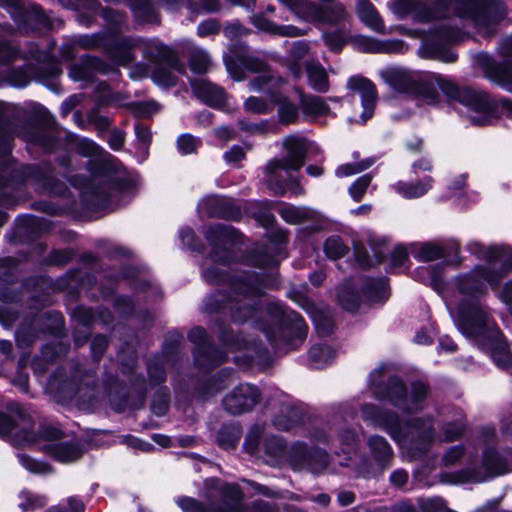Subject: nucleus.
<instances>
[{
  "label": "nucleus",
  "instance_id": "1",
  "mask_svg": "<svg viewBox=\"0 0 512 512\" xmlns=\"http://www.w3.org/2000/svg\"><path fill=\"white\" fill-rule=\"evenodd\" d=\"M468 249L483 258L485 264L459 277L455 283L457 291L445 295L444 299L459 330L467 337L478 338L483 345L487 340L494 363L500 368H507L512 363V356L501 332L477 298L485 293L488 285L493 288L512 270V250L498 246L484 247L476 241L469 243Z\"/></svg>",
  "mask_w": 512,
  "mask_h": 512
},
{
  "label": "nucleus",
  "instance_id": "2",
  "mask_svg": "<svg viewBox=\"0 0 512 512\" xmlns=\"http://www.w3.org/2000/svg\"><path fill=\"white\" fill-rule=\"evenodd\" d=\"M380 76L395 92L416 97L427 104L438 102L437 89H440L449 100H456L468 108V118L475 125L489 124L499 111L512 119L511 100H494L482 91L460 89L450 78L441 74L405 67H388L380 72Z\"/></svg>",
  "mask_w": 512,
  "mask_h": 512
},
{
  "label": "nucleus",
  "instance_id": "3",
  "mask_svg": "<svg viewBox=\"0 0 512 512\" xmlns=\"http://www.w3.org/2000/svg\"><path fill=\"white\" fill-rule=\"evenodd\" d=\"M389 8L399 19L441 22L437 33L447 43L461 39L460 24L490 34L506 15L502 2H391Z\"/></svg>",
  "mask_w": 512,
  "mask_h": 512
},
{
  "label": "nucleus",
  "instance_id": "4",
  "mask_svg": "<svg viewBox=\"0 0 512 512\" xmlns=\"http://www.w3.org/2000/svg\"><path fill=\"white\" fill-rule=\"evenodd\" d=\"M107 50L112 51V58L123 66L132 62L134 50H140L143 57L153 64L150 74L152 80L162 87L176 85L178 75L185 74L184 64L167 46L155 40L142 41L119 36L107 44Z\"/></svg>",
  "mask_w": 512,
  "mask_h": 512
},
{
  "label": "nucleus",
  "instance_id": "5",
  "mask_svg": "<svg viewBox=\"0 0 512 512\" xmlns=\"http://www.w3.org/2000/svg\"><path fill=\"white\" fill-rule=\"evenodd\" d=\"M361 413L365 420L386 430L412 458L426 452L434 440V430L430 421L415 418L401 425L397 416L382 413L373 405H364Z\"/></svg>",
  "mask_w": 512,
  "mask_h": 512
},
{
  "label": "nucleus",
  "instance_id": "6",
  "mask_svg": "<svg viewBox=\"0 0 512 512\" xmlns=\"http://www.w3.org/2000/svg\"><path fill=\"white\" fill-rule=\"evenodd\" d=\"M382 368L375 369L370 374L369 387L375 397L388 399L402 413L411 414L424 407L427 396V387L422 382H415L408 393L403 383L396 378L389 380L386 387L381 384Z\"/></svg>",
  "mask_w": 512,
  "mask_h": 512
},
{
  "label": "nucleus",
  "instance_id": "7",
  "mask_svg": "<svg viewBox=\"0 0 512 512\" xmlns=\"http://www.w3.org/2000/svg\"><path fill=\"white\" fill-rule=\"evenodd\" d=\"M283 146L287 150L286 158L273 159L265 168L266 182L279 194L284 193L282 172L297 171L303 166L307 142L303 138L289 136L283 140Z\"/></svg>",
  "mask_w": 512,
  "mask_h": 512
},
{
  "label": "nucleus",
  "instance_id": "8",
  "mask_svg": "<svg viewBox=\"0 0 512 512\" xmlns=\"http://www.w3.org/2000/svg\"><path fill=\"white\" fill-rule=\"evenodd\" d=\"M289 10L305 21L334 23L344 17L341 5L334 2H284Z\"/></svg>",
  "mask_w": 512,
  "mask_h": 512
},
{
  "label": "nucleus",
  "instance_id": "9",
  "mask_svg": "<svg viewBox=\"0 0 512 512\" xmlns=\"http://www.w3.org/2000/svg\"><path fill=\"white\" fill-rule=\"evenodd\" d=\"M284 80L280 77L261 75L255 77L250 83L249 88L253 92H267L270 96L271 103H280L278 115L282 123L288 124L294 122L298 117L297 107L281 98L274 92L275 88L280 87Z\"/></svg>",
  "mask_w": 512,
  "mask_h": 512
},
{
  "label": "nucleus",
  "instance_id": "10",
  "mask_svg": "<svg viewBox=\"0 0 512 512\" xmlns=\"http://www.w3.org/2000/svg\"><path fill=\"white\" fill-rule=\"evenodd\" d=\"M60 431L55 428H45L42 438L47 441L41 449L61 463L76 461L82 456V449L75 443L58 442Z\"/></svg>",
  "mask_w": 512,
  "mask_h": 512
},
{
  "label": "nucleus",
  "instance_id": "11",
  "mask_svg": "<svg viewBox=\"0 0 512 512\" xmlns=\"http://www.w3.org/2000/svg\"><path fill=\"white\" fill-rule=\"evenodd\" d=\"M259 400L260 392L256 386L240 384L225 396L223 405L230 414L239 415L251 411Z\"/></svg>",
  "mask_w": 512,
  "mask_h": 512
},
{
  "label": "nucleus",
  "instance_id": "12",
  "mask_svg": "<svg viewBox=\"0 0 512 512\" xmlns=\"http://www.w3.org/2000/svg\"><path fill=\"white\" fill-rule=\"evenodd\" d=\"M347 88L360 95L363 108L360 118L361 122L365 123L374 113L377 95L375 85L364 77L353 76L348 79Z\"/></svg>",
  "mask_w": 512,
  "mask_h": 512
},
{
  "label": "nucleus",
  "instance_id": "13",
  "mask_svg": "<svg viewBox=\"0 0 512 512\" xmlns=\"http://www.w3.org/2000/svg\"><path fill=\"white\" fill-rule=\"evenodd\" d=\"M225 493L228 494L235 502L233 505L208 508L190 497L179 498L177 500V504L184 512H248L240 503L242 495L238 488L234 486H227Z\"/></svg>",
  "mask_w": 512,
  "mask_h": 512
},
{
  "label": "nucleus",
  "instance_id": "14",
  "mask_svg": "<svg viewBox=\"0 0 512 512\" xmlns=\"http://www.w3.org/2000/svg\"><path fill=\"white\" fill-rule=\"evenodd\" d=\"M190 83L194 95L203 103L216 108L225 104L227 95L219 86L206 79L192 80Z\"/></svg>",
  "mask_w": 512,
  "mask_h": 512
},
{
  "label": "nucleus",
  "instance_id": "15",
  "mask_svg": "<svg viewBox=\"0 0 512 512\" xmlns=\"http://www.w3.org/2000/svg\"><path fill=\"white\" fill-rule=\"evenodd\" d=\"M483 67L487 79L512 92V63L498 64L487 58Z\"/></svg>",
  "mask_w": 512,
  "mask_h": 512
},
{
  "label": "nucleus",
  "instance_id": "16",
  "mask_svg": "<svg viewBox=\"0 0 512 512\" xmlns=\"http://www.w3.org/2000/svg\"><path fill=\"white\" fill-rule=\"evenodd\" d=\"M483 467L488 477H494L512 471V451L499 455L492 450L484 452Z\"/></svg>",
  "mask_w": 512,
  "mask_h": 512
},
{
  "label": "nucleus",
  "instance_id": "17",
  "mask_svg": "<svg viewBox=\"0 0 512 512\" xmlns=\"http://www.w3.org/2000/svg\"><path fill=\"white\" fill-rule=\"evenodd\" d=\"M291 298L297 302L312 317L318 332L321 335H327L332 330V325L327 314L318 308L310 299L299 293L291 292Z\"/></svg>",
  "mask_w": 512,
  "mask_h": 512
},
{
  "label": "nucleus",
  "instance_id": "18",
  "mask_svg": "<svg viewBox=\"0 0 512 512\" xmlns=\"http://www.w3.org/2000/svg\"><path fill=\"white\" fill-rule=\"evenodd\" d=\"M64 399L75 401L78 405H90L95 398V389L87 379L83 384L65 383L62 387Z\"/></svg>",
  "mask_w": 512,
  "mask_h": 512
},
{
  "label": "nucleus",
  "instance_id": "19",
  "mask_svg": "<svg viewBox=\"0 0 512 512\" xmlns=\"http://www.w3.org/2000/svg\"><path fill=\"white\" fill-rule=\"evenodd\" d=\"M432 186V177H425L421 181L412 183L398 181L392 185V189L405 199H415L424 196Z\"/></svg>",
  "mask_w": 512,
  "mask_h": 512
},
{
  "label": "nucleus",
  "instance_id": "20",
  "mask_svg": "<svg viewBox=\"0 0 512 512\" xmlns=\"http://www.w3.org/2000/svg\"><path fill=\"white\" fill-rule=\"evenodd\" d=\"M357 15L361 22L377 33L385 32V25L379 13L371 2H359Z\"/></svg>",
  "mask_w": 512,
  "mask_h": 512
},
{
  "label": "nucleus",
  "instance_id": "21",
  "mask_svg": "<svg viewBox=\"0 0 512 512\" xmlns=\"http://www.w3.org/2000/svg\"><path fill=\"white\" fill-rule=\"evenodd\" d=\"M306 74L308 78L309 86L319 92L326 93L328 92L329 78L325 68L319 63L309 62L306 64Z\"/></svg>",
  "mask_w": 512,
  "mask_h": 512
},
{
  "label": "nucleus",
  "instance_id": "22",
  "mask_svg": "<svg viewBox=\"0 0 512 512\" xmlns=\"http://www.w3.org/2000/svg\"><path fill=\"white\" fill-rule=\"evenodd\" d=\"M363 50L369 53L399 54L405 51L401 40L379 41L373 38L362 39Z\"/></svg>",
  "mask_w": 512,
  "mask_h": 512
},
{
  "label": "nucleus",
  "instance_id": "23",
  "mask_svg": "<svg viewBox=\"0 0 512 512\" xmlns=\"http://www.w3.org/2000/svg\"><path fill=\"white\" fill-rule=\"evenodd\" d=\"M300 420V413L298 409L290 404H285L281 407L278 414L272 420L273 425L278 430H289L294 427Z\"/></svg>",
  "mask_w": 512,
  "mask_h": 512
},
{
  "label": "nucleus",
  "instance_id": "24",
  "mask_svg": "<svg viewBox=\"0 0 512 512\" xmlns=\"http://www.w3.org/2000/svg\"><path fill=\"white\" fill-rule=\"evenodd\" d=\"M274 7L272 5H268L264 13H257L255 16L252 17V22L255 24V26L265 32L270 33H278V34H288L292 36H296L298 29L294 27H287V28H276L274 24L266 17L267 13H273Z\"/></svg>",
  "mask_w": 512,
  "mask_h": 512
},
{
  "label": "nucleus",
  "instance_id": "25",
  "mask_svg": "<svg viewBox=\"0 0 512 512\" xmlns=\"http://www.w3.org/2000/svg\"><path fill=\"white\" fill-rule=\"evenodd\" d=\"M411 254L415 259L424 262L434 261L445 255L444 250L434 243L414 244L411 249Z\"/></svg>",
  "mask_w": 512,
  "mask_h": 512
},
{
  "label": "nucleus",
  "instance_id": "26",
  "mask_svg": "<svg viewBox=\"0 0 512 512\" xmlns=\"http://www.w3.org/2000/svg\"><path fill=\"white\" fill-rule=\"evenodd\" d=\"M281 217L290 224H300L313 219L316 212L308 207L284 206L279 210Z\"/></svg>",
  "mask_w": 512,
  "mask_h": 512
},
{
  "label": "nucleus",
  "instance_id": "27",
  "mask_svg": "<svg viewBox=\"0 0 512 512\" xmlns=\"http://www.w3.org/2000/svg\"><path fill=\"white\" fill-rule=\"evenodd\" d=\"M300 104L304 113L313 116H324L329 114L330 108L324 99L318 96H300Z\"/></svg>",
  "mask_w": 512,
  "mask_h": 512
},
{
  "label": "nucleus",
  "instance_id": "28",
  "mask_svg": "<svg viewBox=\"0 0 512 512\" xmlns=\"http://www.w3.org/2000/svg\"><path fill=\"white\" fill-rule=\"evenodd\" d=\"M211 64L210 55L205 49L199 47L193 49L189 58V67L191 71L198 74L207 73Z\"/></svg>",
  "mask_w": 512,
  "mask_h": 512
},
{
  "label": "nucleus",
  "instance_id": "29",
  "mask_svg": "<svg viewBox=\"0 0 512 512\" xmlns=\"http://www.w3.org/2000/svg\"><path fill=\"white\" fill-rule=\"evenodd\" d=\"M369 446L375 459L384 464L392 457V449L388 442L380 436H373L369 439Z\"/></svg>",
  "mask_w": 512,
  "mask_h": 512
},
{
  "label": "nucleus",
  "instance_id": "30",
  "mask_svg": "<svg viewBox=\"0 0 512 512\" xmlns=\"http://www.w3.org/2000/svg\"><path fill=\"white\" fill-rule=\"evenodd\" d=\"M334 357V352L329 346L315 345L309 350V359L316 368L328 364Z\"/></svg>",
  "mask_w": 512,
  "mask_h": 512
},
{
  "label": "nucleus",
  "instance_id": "31",
  "mask_svg": "<svg viewBox=\"0 0 512 512\" xmlns=\"http://www.w3.org/2000/svg\"><path fill=\"white\" fill-rule=\"evenodd\" d=\"M21 502L20 508L24 511L37 510L47 504V498L44 495L32 493L30 491H22L20 494Z\"/></svg>",
  "mask_w": 512,
  "mask_h": 512
},
{
  "label": "nucleus",
  "instance_id": "32",
  "mask_svg": "<svg viewBox=\"0 0 512 512\" xmlns=\"http://www.w3.org/2000/svg\"><path fill=\"white\" fill-rule=\"evenodd\" d=\"M240 439V431L237 427H223L217 437L219 445L224 449L234 448Z\"/></svg>",
  "mask_w": 512,
  "mask_h": 512
},
{
  "label": "nucleus",
  "instance_id": "33",
  "mask_svg": "<svg viewBox=\"0 0 512 512\" xmlns=\"http://www.w3.org/2000/svg\"><path fill=\"white\" fill-rule=\"evenodd\" d=\"M373 163L374 160L372 158H368L358 163L344 164L339 166L335 173L338 177H349L368 169L373 165Z\"/></svg>",
  "mask_w": 512,
  "mask_h": 512
},
{
  "label": "nucleus",
  "instance_id": "34",
  "mask_svg": "<svg viewBox=\"0 0 512 512\" xmlns=\"http://www.w3.org/2000/svg\"><path fill=\"white\" fill-rule=\"evenodd\" d=\"M324 251L327 257L335 260L343 257L348 252V247L337 237L328 238L324 244Z\"/></svg>",
  "mask_w": 512,
  "mask_h": 512
},
{
  "label": "nucleus",
  "instance_id": "35",
  "mask_svg": "<svg viewBox=\"0 0 512 512\" xmlns=\"http://www.w3.org/2000/svg\"><path fill=\"white\" fill-rule=\"evenodd\" d=\"M266 435L265 427L256 425L250 430L246 440L245 449L248 453L254 454L259 450L261 438Z\"/></svg>",
  "mask_w": 512,
  "mask_h": 512
},
{
  "label": "nucleus",
  "instance_id": "36",
  "mask_svg": "<svg viewBox=\"0 0 512 512\" xmlns=\"http://www.w3.org/2000/svg\"><path fill=\"white\" fill-rule=\"evenodd\" d=\"M206 238L213 244L216 245L226 244L231 240V229L227 226H215L210 227L206 232Z\"/></svg>",
  "mask_w": 512,
  "mask_h": 512
},
{
  "label": "nucleus",
  "instance_id": "37",
  "mask_svg": "<svg viewBox=\"0 0 512 512\" xmlns=\"http://www.w3.org/2000/svg\"><path fill=\"white\" fill-rule=\"evenodd\" d=\"M244 109L254 114H265L271 110V105L263 98L251 96L245 100Z\"/></svg>",
  "mask_w": 512,
  "mask_h": 512
},
{
  "label": "nucleus",
  "instance_id": "38",
  "mask_svg": "<svg viewBox=\"0 0 512 512\" xmlns=\"http://www.w3.org/2000/svg\"><path fill=\"white\" fill-rule=\"evenodd\" d=\"M18 458L21 465L33 473L46 474L51 472L50 466L46 463L37 461L24 454L18 455Z\"/></svg>",
  "mask_w": 512,
  "mask_h": 512
},
{
  "label": "nucleus",
  "instance_id": "39",
  "mask_svg": "<svg viewBox=\"0 0 512 512\" xmlns=\"http://www.w3.org/2000/svg\"><path fill=\"white\" fill-rule=\"evenodd\" d=\"M372 180V176L369 174H365L359 177L349 188L350 196L355 201H360L363 195L366 192V189L370 185Z\"/></svg>",
  "mask_w": 512,
  "mask_h": 512
},
{
  "label": "nucleus",
  "instance_id": "40",
  "mask_svg": "<svg viewBox=\"0 0 512 512\" xmlns=\"http://www.w3.org/2000/svg\"><path fill=\"white\" fill-rule=\"evenodd\" d=\"M236 58L244 68L252 72H260L265 68V63L261 59L247 53L236 54Z\"/></svg>",
  "mask_w": 512,
  "mask_h": 512
},
{
  "label": "nucleus",
  "instance_id": "41",
  "mask_svg": "<svg viewBox=\"0 0 512 512\" xmlns=\"http://www.w3.org/2000/svg\"><path fill=\"white\" fill-rule=\"evenodd\" d=\"M199 145L200 140L190 134H183L177 140L178 150L184 155L195 152Z\"/></svg>",
  "mask_w": 512,
  "mask_h": 512
},
{
  "label": "nucleus",
  "instance_id": "42",
  "mask_svg": "<svg viewBox=\"0 0 512 512\" xmlns=\"http://www.w3.org/2000/svg\"><path fill=\"white\" fill-rule=\"evenodd\" d=\"M284 449V443L279 437H266L264 442V450L267 455L278 458L283 454Z\"/></svg>",
  "mask_w": 512,
  "mask_h": 512
},
{
  "label": "nucleus",
  "instance_id": "43",
  "mask_svg": "<svg viewBox=\"0 0 512 512\" xmlns=\"http://www.w3.org/2000/svg\"><path fill=\"white\" fill-rule=\"evenodd\" d=\"M130 3V7L136 18H138L141 21H150L152 14V7L150 5V2L138 1Z\"/></svg>",
  "mask_w": 512,
  "mask_h": 512
},
{
  "label": "nucleus",
  "instance_id": "44",
  "mask_svg": "<svg viewBox=\"0 0 512 512\" xmlns=\"http://www.w3.org/2000/svg\"><path fill=\"white\" fill-rule=\"evenodd\" d=\"M231 312L234 321L244 322L252 315L253 308L247 302H244L243 304L239 302L236 306L231 307Z\"/></svg>",
  "mask_w": 512,
  "mask_h": 512
},
{
  "label": "nucleus",
  "instance_id": "45",
  "mask_svg": "<svg viewBox=\"0 0 512 512\" xmlns=\"http://www.w3.org/2000/svg\"><path fill=\"white\" fill-rule=\"evenodd\" d=\"M463 432V425L460 423L449 424L443 428L442 439L452 441L460 437Z\"/></svg>",
  "mask_w": 512,
  "mask_h": 512
},
{
  "label": "nucleus",
  "instance_id": "46",
  "mask_svg": "<svg viewBox=\"0 0 512 512\" xmlns=\"http://www.w3.org/2000/svg\"><path fill=\"white\" fill-rule=\"evenodd\" d=\"M224 62L230 76L237 81L243 79V70L231 56H225Z\"/></svg>",
  "mask_w": 512,
  "mask_h": 512
},
{
  "label": "nucleus",
  "instance_id": "47",
  "mask_svg": "<svg viewBox=\"0 0 512 512\" xmlns=\"http://www.w3.org/2000/svg\"><path fill=\"white\" fill-rule=\"evenodd\" d=\"M407 260V251L402 246H397L391 253V265L393 267H403Z\"/></svg>",
  "mask_w": 512,
  "mask_h": 512
},
{
  "label": "nucleus",
  "instance_id": "48",
  "mask_svg": "<svg viewBox=\"0 0 512 512\" xmlns=\"http://www.w3.org/2000/svg\"><path fill=\"white\" fill-rule=\"evenodd\" d=\"M235 290H236V293L243 294V295H251V296H254V295H257L260 293L258 286H256L252 280H250L249 282L239 281L236 284Z\"/></svg>",
  "mask_w": 512,
  "mask_h": 512
},
{
  "label": "nucleus",
  "instance_id": "49",
  "mask_svg": "<svg viewBox=\"0 0 512 512\" xmlns=\"http://www.w3.org/2000/svg\"><path fill=\"white\" fill-rule=\"evenodd\" d=\"M219 31V25L214 20L202 22L197 27V34L200 37H206L211 34H216Z\"/></svg>",
  "mask_w": 512,
  "mask_h": 512
},
{
  "label": "nucleus",
  "instance_id": "50",
  "mask_svg": "<svg viewBox=\"0 0 512 512\" xmlns=\"http://www.w3.org/2000/svg\"><path fill=\"white\" fill-rule=\"evenodd\" d=\"M227 163L237 164L245 158V151L240 146H234L224 154Z\"/></svg>",
  "mask_w": 512,
  "mask_h": 512
},
{
  "label": "nucleus",
  "instance_id": "51",
  "mask_svg": "<svg viewBox=\"0 0 512 512\" xmlns=\"http://www.w3.org/2000/svg\"><path fill=\"white\" fill-rule=\"evenodd\" d=\"M19 52L7 43L0 44V62L6 63L17 58Z\"/></svg>",
  "mask_w": 512,
  "mask_h": 512
},
{
  "label": "nucleus",
  "instance_id": "52",
  "mask_svg": "<svg viewBox=\"0 0 512 512\" xmlns=\"http://www.w3.org/2000/svg\"><path fill=\"white\" fill-rule=\"evenodd\" d=\"M339 302L345 310L350 312L355 311L359 305L358 297L349 293L347 295H339Z\"/></svg>",
  "mask_w": 512,
  "mask_h": 512
},
{
  "label": "nucleus",
  "instance_id": "53",
  "mask_svg": "<svg viewBox=\"0 0 512 512\" xmlns=\"http://www.w3.org/2000/svg\"><path fill=\"white\" fill-rule=\"evenodd\" d=\"M167 408H168V397L166 394L163 393L153 400L152 411L157 416L164 415Z\"/></svg>",
  "mask_w": 512,
  "mask_h": 512
},
{
  "label": "nucleus",
  "instance_id": "54",
  "mask_svg": "<svg viewBox=\"0 0 512 512\" xmlns=\"http://www.w3.org/2000/svg\"><path fill=\"white\" fill-rule=\"evenodd\" d=\"M135 133L137 139L148 147L152 139L150 128L143 124H138L135 126Z\"/></svg>",
  "mask_w": 512,
  "mask_h": 512
},
{
  "label": "nucleus",
  "instance_id": "55",
  "mask_svg": "<svg viewBox=\"0 0 512 512\" xmlns=\"http://www.w3.org/2000/svg\"><path fill=\"white\" fill-rule=\"evenodd\" d=\"M463 451L459 446L452 447L449 449L443 457V461L445 465H453L455 464L462 456Z\"/></svg>",
  "mask_w": 512,
  "mask_h": 512
},
{
  "label": "nucleus",
  "instance_id": "56",
  "mask_svg": "<svg viewBox=\"0 0 512 512\" xmlns=\"http://www.w3.org/2000/svg\"><path fill=\"white\" fill-rule=\"evenodd\" d=\"M108 143L114 150H119L124 144V134L120 130H113L108 137Z\"/></svg>",
  "mask_w": 512,
  "mask_h": 512
},
{
  "label": "nucleus",
  "instance_id": "57",
  "mask_svg": "<svg viewBox=\"0 0 512 512\" xmlns=\"http://www.w3.org/2000/svg\"><path fill=\"white\" fill-rule=\"evenodd\" d=\"M14 425L9 416L0 413V436L13 434Z\"/></svg>",
  "mask_w": 512,
  "mask_h": 512
},
{
  "label": "nucleus",
  "instance_id": "58",
  "mask_svg": "<svg viewBox=\"0 0 512 512\" xmlns=\"http://www.w3.org/2000/svg\"><path fill=\"white\" fill-rule=\"evenodd\" d=\"M79 151L84 156H91L98 152V146L92 141L83 139L79 143Z\"/></svg>",
  "mask_w": 512,
  "mask_h": 512
},
{
  "label": "nucleus",
  "instance_id": "59",
  "mask_svg": "<svg viewBox=\"0 0 512 512\" xmlns=\"http://www.w3.org/2000/svg\"><path fill=\"white\" fill-rule=\"evenodd\" d=\"M158 111L159 105L156 102L150 101L139 105L138 114L149 117Z\"/></svg>",
  "mask_w": 512,
  "mask_h": 512
},
{
  "label": "nucleus",
  "instance_id": "60",
  "mask_svg": "<svg viewBox=\"0 0 512 512\" xmlns=\"http://www.w3.org/2000/svg\"><path fill=\"white\" fill-rule=\"evenodd\" d=\"M289 317L291 318V320H294V322H295V328L297 330V336L300 339H303L306 336V333H307V326H306L305 322L296 313H291V315Z\"/></svg>",
  "mask_w": 512,
  "mask_h": 512
},
{
  "label": "nucleus",
  "instance_id": "61",
  "mask_svg": "<svg viewBox=\"0 0 512 512\" xmlns=\"http://www.w3.org/2000/svg\"><path fill=\"white\" fill-rule=\"evenodd\" d=\"M188 9H196L199 5L203 6V11L206 13H214L219 10L218 2H189Z\"/></svg>",
  "mask_w": 512,
  "mask_h": 512
},
{
  "label": "nucleus",
  "instance_id": "62",
  "mask_svg": "<svg viewBox=\"0 0 512 512\" xmlns=\"http://www.w3.org/2000/svg\"><path fill=\"white\" fill-rule=\"evenodd\" d=\"M407 480H408V474L404 470L394 471L390 476L391 483L398 487L405 485Z\"/></svg>",
  "mask_w": 512,
  "mask_h": 512
},
{
  "label": "nucleus",
  "instance_id": "63",
  "mask_svg": "<svg viewBox=\"0 0 512 512\" xmlns=\"http://www.w3.org/2000/svg\"><path fill=\"white\" fill-rule=\"evenodd\" d=\"M266 127V123L265 122H261V123H257V124H248V123H245L243 121L240 122V128L242 130H245V131H248L250 133H264L266 131L265 129Z\"/></svg>",
  "mask_w": 512,
  "mask_h": 512
},
{
  "label": "nucleus",
  "instance_id": "64",
  "mask_svg": "<svg viewBox=\"0 0 512 512\" xmlns=\"http://www.w3.org/2000/svg\"><path fill=\"white\" fill-rule=\"evenodd\" d=\"M106 345V338L103 336H98L93 340L91 348L94 354L101 355L104 352Z\"/></svg>",
  "mask_w": 512,
  "mask_h": 512
}]
</instances>
